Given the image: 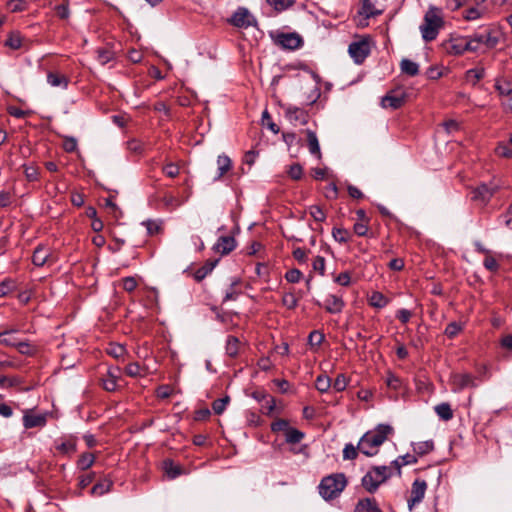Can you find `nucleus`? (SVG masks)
<instances>
[{
    "instance_id": "16",
    "label": "nucleus",
    "mask_w": 512,
    "mask_h": 512,
    "mask_svg": "<svg viewBox=\"0 0 512 512\" xmlns=\"http://www.w3.org/2000/svg\"><path fill=\"white\" fill-rule=\"evenodd\" d=\"M343 307L344 301L342 300V298L334 294L328 295L324 301L325 310L331 314L340 313Z\"/></svg>"
},
{
    "instance_id": "60",
    "label": "nucleus",
    "mask_w": 512,
    "mask_h": 512,
    "mask_svg": "<svg viewBox=\"0 0 512 512\" xmlns=\"http://www.w3.org/2000/svg\"><path fill=\"white\" fill-rule=\"evenodd\" d=\"M313 269L318 271L321 275L325 272V259L322 256H316L312 263Z\"/></svg>"
},
{
    "instance_id": "53",
    "label": "nucleus",
    "mask_w": 512,
    "mask_h": 512,
    "mask_svg": "<svg viewBox=\"0 0 512 512\" xmlns=\"http://www.w3.org/2000/svg\"><path fill=\"white\" fill-rule=\"evenodd\" d=\"M262 122H263V125H267V127L275 134H277L279 132V128L278 126L271 121V117L268 113L267 110H265L262 114Z\"/></svg>"
},
{
    "instance_id": "57",
    "label": "nucleus",
    "mask_w": 512,
    "mask_h": 512,
    "mask_svg": "<svg viewBox=\"0 0 512 512\" xmlns=\"http://www.w3.org/2000/svg\"><path fill=\"white\" fill-rule=\"evenodd\" d=\"M263 399L265 400V404L262 406V409L264 410V413L267 415L272 414V412L275 409V400L272 396H263Z\"/></svg>"
},
{
    "instance_id": "18",
    "label": "nucleus",
    "mask_w": 512,
    "mask_h": 512,
    "mask_svg": "<svg viewBox=\"0 0 512 512\" xmlns=\"http://www.w3.org/2000/svg\"><path fill=\"white\" fill-rule=\"evenodd\" d=\"M47 419L45 414H28L23 416V425L26 429L34 427H43L46 425Z\"/></svg>"
},
{
    "instance_id": "37",
    "label": "nucleus",
    "mask_w": 512,
    "mask_h": 512,
    "mask_svg": "<svg viewBox=\"0 0 512 512\" xmlns=\"http://www.w3.org/2000/svg\"><path fill=\"white\" fill-rule=\"evenodd\" d=\"M22 45V38L19 33H11L5 41V46L17 50Z\"/></svg>"
},
{
    "instance_id": "38",
    "label": "nucleus",
    "mask_w": 512,
    "mask_h": 512,
    "mask_svg": "<svg viewBox=\"0 0 512 512\" xmlns=\"http://www.w3.org/2000/svg\"><path fill=\"white\" fill-rule=\"evenodd\" d=\"M230 398L229 396H225L224 398L216 399L212 403V409L215 414L220 415L224 412L226 409L227 404L229 403Z\"/></svg>"
},
{
    "instance_id": "26",
    "label": "nucleus",
    "mask_w": 512,
    "mask_h": 512,
    "mask_svg": "<svg viewBox=\"0 0 512 512\" xmlns=\"http://www.w3.org/2000/svg\"><path fill=\"white\" fill-rule=\"evenodd\" d=\"M218 165V176L215 180L220 179L230 168H231V160L226 155H219L217 158Z\"/></svg>"
},
{
    "instance_id": "22",
    "label": "nucleus",
    "mask_w": 512,
    "mask_h": 512,
    "mask_svg": "<svg viewBox=\"0 0 512 512\" xmlns=\"http://www.w3.org/2000/svg\"><path fill=\"white\" fill-rule=\"evenodd\" d=\"M218 259L207 261L202 267L198 268L194 273V279L197 282L202 281L208 274L212 272L218 263Z\"/></svg>"
},
{
    "instance_id": "41",
    "label": "nucleus",
    "mask_w": 512,
    "mask_h": 512,
    "mask_svg": "<svg viewBox=\"0 0 512 512\" xmlns=\"http://www.w3.org/2000/svg\"><path fill=\"white\" fill-rule=\"evenodd\" d=\"M483 14L484 9L471 7L464 12L463 17L467 21H472L481 18Z\"/></svg>"
},
{
    "instance_id": "15",
    "label": "nucleus",
    "mask_w": 512,
    "mask_h": 512,
    "mask_svg": "<svg viewBox=\"0 0 512 512\" xmlns=\"http://www.w3.org/2000/svg\"><path fill=\"white\" fill-rule=\"evenodd\" d=\"M55 449L63 455H71L77 450V440L74 436L63 438L61 442H55Z\"/></svg>"
},
{
    "instance_id": "56",
    "label": "nucleus",
    "mask_w": 512,
    "mask_h": 512,
    "mask_svg": "<svg viewBox=\"0 0 512 512\" xmlns=\"http://www.w3.org/2000/svg\"><path fill=\"white\" fill-rule=\"evenodd\" d=\"M289 423L288 421L284 420V419H278L277 421L273 422L272 425H271V430L273 432H280V431H285L287 432V429H289Z\"/></svg>"
},
{
    "instance_id": "12",
    "label": "nucleus",
    "mask_w": 512,
    "mask_h": 512,
    "mask_svg": "<svg viewBox=\"0 0 512 512\" xmlns=\"http://www.w3.org/2000/svg\"><path fill=\"white\" fill-rule=\"evenodd\" d=\"M426 489H427V483L425 480L416 479L413 482L412 488H411V496L408 500L409 510H412L416 504L420 503L423 500V498L425 496Z\"/></svg>"
},
{
    "instance_id": "49",
    "label": "nucleus",
    "mask_w": 512,
    "mask_h": 512,
    "mask_svg": "<svg viewBox=\"0 0 512 512\" xmlns=\"http://www.w3.org/2000/svg\"><path fill=\"white\" fill-rule=\"evenodd\" d=\"M308 339L311 346H319L324 340V335L320 331L315 330L309 334Z\"/></svg>"
},
{
    "instance_id": "39",
    "label": "nucleus",
    "mask_w": 512,
    "mask_h": 512,
    "mask_svg": "<svg viewBox=\"0 0 512 512\" xmlns=\"http://www.w3.org/2000/svg\"><path fill=\"white\" fill-rule=\"evenodd\" d=\"M95 461V457L93 454L85 453L81 455V457L78 460V466L82 470H87L90 468Z\"/></svg>"
},
{
    "instance_id": "55",
    "label": "nucleus",
    "mask_w": 512,
    "mask_h": 512,
    "mask_svg": "<svg viewBox=\"0 0 512 512\" xmlns=\"http://www.w3.org/2000/svg\"><path fill=\"white\" fill-rule=\"evenodd\" d=\"M55 12L60 19H67L70 15L68 3L57 5L55 7Z\"/></svg>"
},
{
    "instance_id": "11",
    "label": "nucleus",
    "mask_w": 512,
    "mask_h": 512,
    "mask_svg": "<svg viewBox=\"0 0 512 512\" xmlns=\"http://www.w3.org/2000/svg\"><path fill=\"white\" fill-rule=\"evenodd\" d=\"M229 21L235 27L247 28L254 24L255 19L246 8L240 7L233 13Z\"/></svg>"
},
{
    "instance_id": "59",
    "label": "nucleus",
    "mask_w": 512,
    "mask_h": 512,
    "mask_svg": "<svg viewBox=\"0 0 512 512\" xmlns=\"http://www.w3.org/2000/svg\"><path fill=\"white\" fill-rule=\"evenodd\" d=\"M15 347L23 355H31L33 353V348L27 341H17Z\"/></svg>"
},
{
    "instance_id": "33",
    "label": "nucleus",
    "mask_w": 512,
    "mask_h": 512,
    "mask_svg": "<svg viewBox=\"0 0 512 512\" xmlns=\"http://www.w3.org/2000/svg\"><path fill=\"white\" fill-rule=\"evenodd\" d=\"M316 389L321 392H327L331 387V379L327 375H319L315 381Z\"/></svg>"
},
{
    "instance_id": "2",
    "label": "nucleus",
    "mask_w": 512,
    "mask_h": 512,
    "mask_svg": "<svg viewBox=\"0 0 512 512\" xmlns=\"http://www.w3.org/2000/svg\"><path fill=\"white\" fill-rule=\"evenodd\" d=\"M347 480L343 473L332 474L324 477L319 484V494L325 500L335 499L346 487Z\"/></svg>"
},
{
    "instance_id": "30",
    "label": "nucleus",
    "mask_w": 512,
    "mask_h": 512,
    "mask_svg": "<svg viewBox=\"0 0 512 512\" xmlns=\"http://www.w3.org/2000/svg\"><path fill=\"white\" fill-rule=\"evenodd\" d=\"M16 332V329L5 330L3 332H0V344L15 347L18 340L15 337H13V334Z\"/></svg>"
},
{
    "instance_id": "31",
    "label": "nucleus",
    "mask_w": 512,
    "mask_h": 512,
    "mask_svg": "<svg viewBox=\"0 0 512 512\" xmlns=\"http://www.w3.org/2000/svg\"><path fill=\"white\" fill-rule=\"evenodd\" d=\"M370 305L376 308H383L387 305L388 299L380 292H373L369 299Z\"/></svg>"
},
{
    "instance_id": "23",
    "label": "nucleus",
    "mask_w": 512,
    "mask_h": 512,
    "mask_svg": "<svg viewBox=\"0 0 512 512\" xmlns=\"http://www.w3.org/2000/svg\"><path fill=\"white\" fill-rule=\"evenodd\" d=\"M401 72L408 76H416L419 73V65L409 59H402L400 62Z\"/></svg>"
},
{
    "instance_id": "46",
    "label": "nucleus",
    "mask_w": 512,
    "mask_h": 512,
    "mask_svg": "<svg viewBox=\"0 0 512 512\" xmlns=\"http://www.w3.org/2000/svg\"><path fill=\"white\" fill-rule=\"evenodd\" d=\"M386 384L390 389L397 391L400 389L402 382L399 377L392 373H389L386 378Z\"/></svg>"
},
{
    "instance_id": "4",
    "label": "nucleus",
    "mask_w": 512,
    "mask_h": 512,
    "mask_svg": "<svg viewBox=\"0 0 512 512\" xmlns=\"http://www.w3.org/2000/svg\"><path fill=\"white\" fill-rule=\"evenodd\" d=\"M392 476L391 467L373 466L362 478V486L369 493L377 491L379 486Z\"/></svg>"
},
{
    "instance_id": "47",
    "label": "nucleus",
    "mask_w": 512,
    "mask_h": 512,
    "mask_svg": "<svg viewBox=\"0 0 512 512\" xmlns=\"http://www.w3.org/2000/svg\"><path fill=\"white\" fill-rule=\"evenodd\" d=\"M282 303L288 309H294L298 305V299L295 297L293 293H286L283 296Z\"/></svg>"
},
{
    "instance_id": "20",
    "label": "nucleus",
    "mask_w": 512,
    "mask_h": 512,
    "mask_svg": "<svg viewBox=\"0 0 512 512\" xmlns=\"http://www.w3.org/2000/svg\"><path fill=\"white\" fill-rule=\"evenodd\" d=\"M306 135L309 152L312 155H315L318 159H321L322 154L316 133L312 130H307Z\"/></svg>"
},
{
    "instance_id": "28",
    "label": "nucleus",
    "mask_w": 512,
    "mask_h": 512,
    "mask_svg": "<svg viewBox=\"0 0 512 512\" xmlns=\"http://www.w3.org/2000/svg\"><path fill=\"white\" fill-rule=\"evenodd\" d=\"M435 412L442 420L448 421L453 418V411L448 403L436 405Z\"/></svg>"
},
{
    "instance_id": "24",
    "label": "nucleus",
    "mask_w": 512,
    "mask_h": 512,
    "mask_svg": "<svg viewBox=\"0 0 512 512\" xmlns=\"http://www.w3.org/2000/svg\"><path fill=\"white\" fill-rule=\"evenodd\" d=\"M240 348V341L237 337L229 335L226 340V354L230 357H236Z\"/></svg>"
},
{
    "instance_id": "43",
    "label": "nucleus",
    "mask_w": 512,
    "mask_h": 512,
    "mask_svg": "<svg viewBox=\"0 0 512 512\" xmlns=\"http://www.w3.org/2000/svg\"><path fill=\"white\" fill-rule=\"evenodd\" d=\"M289 177L293 180H300L303 175V168L300 164L291 165L287 171Z\"/></svg>"
},
{
    "instance_id": "54",
    "label": "nucleus",
    "mask_w": 512,
    "mask_h": 512,
    "mask_svg": "<svg viewBox=\"0 0 512 512\" xmlns=\"http://www.w3.org/2000/svg\"><path fill=\"white\" fill-rule=\"evenodd\" d=\"M461 329L462 327L460 324H458L457 322H451L447 325L445 329V334L449 338H453L461 331Z\"/></svg>"
},
{
    "instance_id": "48",
    "label": "nucleus",
    "mask_w": 512,
    "mask_h": 512,
    "mask_svg": "<svg viewBox=\"0 0 512 512\" xmlns=\"http://www.w3.org/2000/svg\"><path fill=\"white\" fill-rule=\"evenodd\" d=\"M125 373L130 377L141 376V367L139 363L133 362L126 366Z\"/></svg>"
},
{
    "instance_id": "52",
    "label": "nucleus",
    "mask_w": 512,
    "mask_h": 512,
    "mask_svg": "<svg viewBox=\"0 0 512 512\" xmlns=\"http://www.w3.org/2000/svg\"><path fill=\"white\" fill-rule=\"evenodd\" d=\"M302 273L298 269H290L285 274V279L290 283H297L300 281Z\"/></svg>"
},
{
    "instance_id": "17",
    "label": "nucleus",
    "mask_w": 512,
    "mask_h": 512,
    "mask_svg": "<svg viewBox=\"0 0 512 512\" xmlns=\"http://www.w3.org/2000/svg\"><path fill=\"white\" fill-rule=\"evenodd\" d=\"M235 246V239L233 237L221 236L214 245V250L222 255H226L234 250Z\"/></svg>"
},
{
    "instance_id": "44",
    "label": "nucleus",
    "mask_w": 512,
    "mask_h": 512,
    "mask_svg": "<svg viewBox=\"0 0 512 512\" xmlns=\"http://www.w3.org/2000/svg\"><path fill=\"white\" fill-rule=\"evenodd\" d=\"M347 384H348V381L345 377L344 374H339L336 379L334 380L332 387L333 389H335L337 392H341V391H344L347 387Z\"/></svg>"
},
{
    "instance_id": "36",
    "label": "nucleus",
    "mask_w": 512,
    "mask_h": 512,
    "mask_svg": "<svg viewBox=\"0 0 512 512\" xmlns=\"http://www.w3.org/2000/svg\"><path fill=\"white\" fill-rule=\"evenodd\" d=\"M187 199H188V196L184 200H179L172 194L167 193L163 197V203L166 207L177 208V207L181 206L184 202H186Z\"/></svg>"
},
{
    "instance_id": "1",
    "label": "nucleus",
    "mask_w": 512,
    "mask_h": 512,
    "mask_svg": "<svg viewBox=\"0 0 512 512\" xmlns=\"http://www.w3.org/2000/svg\"><path fill=\"white\" fill-rule=\"evenodd\" d=\"M392 431L393 428L390 425L379 424L374 430L366 432L360 438L357 448L365 456H374Z\"/></svg>"
},
{
    "instance_id": "61",
    "label": "nucleus",
    "mask_w": 512,
    "mask_h": 512,
    "mask_svg": "<svg viewBox=\"0 0 512 512\" xmlns=\"http://www.w3.org/2000/svg\"><path fill=\"white\" fill-rule=\"evenodd\" d=\"M495 151L501 157L512 158V150L505 143H500Z\"/></svg>"
},
{
    "instance_id": "34",
    "label": "nucleus",
    "mask_w": 512,
    "mask_h": 512,
    "mask_svg": "<svg viewBox=\"0 0 512 512\" xmlns=\"http://www.w3.org/2000/svg\"><path fill=\"white\" fill-rule=\"evenodd\" d=\"M304 433L295 429L289 428L286 432V442L290 444L299 443L304 438Z\"/></svg>"
},
{
    "instance_id": "14",
    "label": "nucleus",
    "mask_w": 512,
    "mask_h": 512,
    "mask_svg": "<svg viewBox=\"0 0 512 512\" xmlns=\"http://www.w3.org/2000/svg\"><path fill=\"white\" fill-rule=\"evenodd\" d=\"M286 118L294 126L305 125L308 122V114L304 109L288 107L285 112Z\"/></svg>"
},
{
    "instance_id": "50",
    "label": "nucleus",
    "mask_w": 512,
    "mask_h": 512,
    "mask_svg": "<svg viewBox=\"0 0 512 512\" xmlns=\"http://www.w3.org/2000/svg\"><path fill=\"white\" fill-rule=\"evenodd\" d=\"M165 471L171 478H176L180 475V468L175 466L172 461L168 460L164 462Z\"/></svg>"
},
{
    "instance_id": "10",
    "label": "nucleus",
    "mask_w": 512,
    "mask_h": 512,
    "mask_svg": "<svg viewBox=\"0 0 512 512\" xmlns=\"http://www.w3.org/2000/svg\"><path fill=\"white\" fill-rule=\"evenodd\" d=\"M451 384L453 386V391L459 392L466 388H475L478 386L476 383V378L471 374L467 373H455L451 376Z\"/></svg>"
},
{
    "instance_id": "42",
    "label": "nucleus",
    "mask_w": 512,
    "mask_h": 512,
    "mask_svg": "<svg viewBox=\"0 0 512 512\" xmlns=\"http://www.w3.org/2000/svg\"><path fill=\"white\" fill-rule=\"evenodd\" d=\"M332 235L339 243H346L349 239V232L344 228H334Z\"/></svg>"
},
{
    "instance_id": "45",
    "label": "nucleus",
    "mask_w": 512,
    "mask_h": 512,
    "mask_svg": "<svg viewBox=\"0 0 512 512\" xmlns=\"http://www.w3.org/2000/svg\"><path fill=\"white\" fill-rule=\"evenodd\" d=\"M309 213L313 217V219L317 222H323L326 219V215L324 211L316 205H313L309 208Z\"/></svg>"
},
{
    "instance_id": "64",
    "label": "nucleus",
    "mask_w": 512,
    "mask_h": 512,
    "mask_svg": "<svg viewBox=\"0 0 512 512\" xmlns=\"http://www.w3.org/2000/svg\"><path fill=\"white\" fill-rule=\"evenodd\" d=\"M24 174L28 181L38 179V169L35 166H24Z\"/></svg>"
},
{
    "instance_id": "35",
    "label": "nucleus",
    "mask_w": 512,
    "mask_h": 512,
    "mask_svg": "<svg viewBox=\"0 0 512 512\" xmlns=\"http://www.w3.org/2000/svg\"><path fill=\"white\" fill-rule=\"evenodd\" d=\"M276 11L281 12L293 6L294 0H266Z\"/></svg>"
},
{
    "instance_id": "8",
    "label": "nucleus",
    "mask_w": 512,
    "mask_h": 512,
    "mask_svg": "<svg viewBox=\"0 0 512 512\" xmlns=\"http://www.w3.org/2000/svg\"><path fill=\"white\" fill-rule=\"evenodd\" d=\"M445 49L455 55L463 54L466 51L476 52L477 45L471 44L469 37L452 38L445 44Z\"/></svg>"
},
{
    "instance_id": "63",
    "label": "nucleus",
    "mask_w": 512,
    "mask_h": 512,
    "mask_svg": "<svg viewBox=\"0 0 512 512\" xmlns=\"http://www.w3.org/2000/svg\"><path fill=\"white\" fill-rule=\"evenodd\" d=\"M163 172L170 178H175L179 174V167L174 163H168L163 167Z\"/></svg>"
},
{
    "instance_id": "19",
    "label": "nucleus",
    "mask_w": 512,
    "mask_h": 512,
    "mask_svg": "<svg viewBox=\"0 0 512 512\" xmlns=\"http://www.w3.org/2000/svg\"><path fill=\"white\" fill-rule=\"evenodd\" d=\"M47 82L52 87L66 89L68 87L69 79L63 74L50 71L47 74Z\"/></svg>"
},
{
    "instance_id": "5",
    "label": "nucleus",
    "mask_w": 512,
    "mask_h": 512,
    "mask_svg": "<svg viewBox=\"0 0 512 512\" xmlns=\"http://www.w3.org/2000/svg\"><path fill=\"white\" fill-rule=\"evenodd\" d=\"M501 187V181L494 177L488 183H481L472 189V200L486 205Z\"/></svg>"
},
{
    "instance_id": "29",
    "label": "nucleus",
    "mask_w": 512,
    "mask_h": 512,
    "mask_svg": "<svg viewBox=\"0 0 512 512\" xmlns=\"http://www.w3.org/2000/svg\"><path fill=\"white\" fill-rule=\"evenodd\" d=\"M112 486V481L109 479H104L97 484H95L91 489V494L94 496H101L108 492Z\"/></svg>"
},
{
    "instance_id": "62",
    "label": "nucleus",
    "mask_w": 512,
    "mask_h": 512,
    "mask_svg": "<svg viewBox=\"0 0 512 512\" xmlns=\"http://www.w3.org/2000/svg\"><path fill=\"white\" fill-rule=\"evenodd\" d=\"M484 77V69L482 68H475V69H470L467 71V78L470 80V79H473L474 80V83H476L477 81H479L480 79H482Z\"/></svg>"
},
{
    "instance_id": "13",
    "label": "nucleus",
    "mask_w": 512,
    "mask_h": 512,
    "mask_svg": "<svg viewBox=\"0 0 512 512\" xmlns=\"http://www.w3.org/2000/svg\"><path fill=\"white\" fill-rule=\"evenodd\" d=\"M277 43L285 49L294 50L302 45V39L296 33H282L278 35Z\"/></svg>"
},
{
    "instance_id": "32",
    "label": "nucleus",
    "mask_w": 512,
    "mask_h": 512,
    "mask_svg": "<svg viewBox=\"0 0 512 512\" xmlns=\"http://www.w3.org/2000/svg\"><path fill=\"white\" fill-rule=\"evenodd\" d=\"M433 448H434L433 441L429 440V441L419 442V443L415 444L413 447V450L417 455L422 456V455H425V454L431 452L433 450Z\"/></svg>"
},
{
    "instance_id": "6",
    "label": "nucleus",
    "mask_w": 512,
    "mask_h": 512,
    "mask_svg": "<svg viewBox=\"0 0 512 512\" xmlns=\"http://www.w3.org/2000/svg\"><path fill=\"white\" fill-rule=\"evenodd\" d=\"M499 37V33L496 30L486 28L482 32H477L469 36V41L471 44L477 45V50L480 45H484L485 47L492 49L499 43Z\"/></svg>"
},
{
    "instance_id": "25",
    "label": "nucleus",
    "mask_w": 512,
    "mask_h": 512,
    "mask_svg": "<svg viewBox=\"0 0 512 512\" xmlns=\"http://www.w3.org/2000/svg\"><path fill=\"white\" fill-rule=\"evenodd\" d=\"M48 256L49 254L46 248L38 247L33 253L32 262L36 266H43L46 263Z\"/></svg>"
},
{
    "instance_id": "7",
    "label": "nucleus",
    "mask_w": 512,
    "mask_h": 512,
    "mask_svg": "<svg viewBox=\"0 0 512 512\" xmlns=\"http://www.w3.org/2000/svg\"><path fill=\"white\" fill-rule=\"evenodd\" d=\"M370 51V43L367 39L354 41L348 47V53L356 64L363 63Z\"/></svg>"
},
{
    "instance_id": "27",
    "label": "nucleus",
    "mask_w": 512,
    "mask_h": 512,
    "mask_svg": "<svg viewBox=\"0 0 512 512\" xmlns=\"http://www.w3.org/2000/svg\"><path fill=\"white\" fill-rule=\"evenodd\" d=\"M359 14L365 18L374 17L381 14L380 10H376L370 0H362V7L359 10Z\"/></svg>"
},
{
    "instance_id": "58",
    "label": "nucleus",
    "mask_w": 512,
    "mask_h": 512,
    "mask_svg": "<svg viewBox=\"0 0 512 512\" xmlns=\"http://www.w3.org/2000/svg\"><path fill=\"white\" fill-rule=\"evenodd\" d=\"M125 348L122 345H111L108 348V354L114 358H121L125 354Z\"/></svg>"
},
{
    "instance_id": "21",
    "label": "nucleus",
    "mask_w": 512,
    "mask_h": 512,
    "mask_svg": "<svg viewBox=\"0 0 512 512\" xmlns=\"http://www.w3.org/2000/svg\"><path fill=\"white\" fill-rule=\"evenodd\" d=\"M354 512H382L374 499L364 498L359 500Z\"/></svg>"
},
{
    "instance_id": "40",
    "label": "nucleus",
    "mask_w": 512,
    "mask_h": 512,
    "mask_svg": "<svg viewBox=\"0 0 512 512\" xmlns=\"http://www.w3.org/2000/svg\"><path fill=\"white\" fill-rule=\"evenodd\" d=\"M359 449L351 443L345 445L343 449V458L345 460H354L357 458Z\"/></svg>"
},
{
    "instance_id": "51",
    "label": "nucleus",
    "mask_w": 512,
    "mask_h": 512,
    "mask_svg": "<svg viewBox=\"0 0 512 512\" xmlns=\"http://www.w3.org/2000/svg\"><path fill=\"white\" fill-rule=\"evenodd\" d=\"M497 91L503 96H512V87L508 82H497L495 85Z\"/></svg>"
},
{
    "instance_id": "9",
    "label": "nucleus",
    "mask_w": 512,
    "mask_h": 512,
    "mask_svg": "<svg viewBox=\"0 0 512 512\" xmlns=\"http://www.w3.org/2000/svg\"><path fill=\"white\" fill-rule=\"evenodd\" d=\"M407 93L402 88H397L388 92L381 101L382 107L397 109L406 101Z\"/></svg>"
},
{
    "instance_id": "3",
    "label": "nucleus",
    "mask_w": 512,
    "mask_h": 512,
    "mask_svg": "<svg viewBox=\"0 0 512 512\" xmlns=\"http://www.w3.org/2000/svg\"><path fill=\"white\" fill-rule=\"evenodd\" d=\"M439 12V9L430 7L425 13L424 22L420 26V31L422 38L426 42L436 39L440 28L443 26V19Z\"/></svg>"
}]
</instances>
